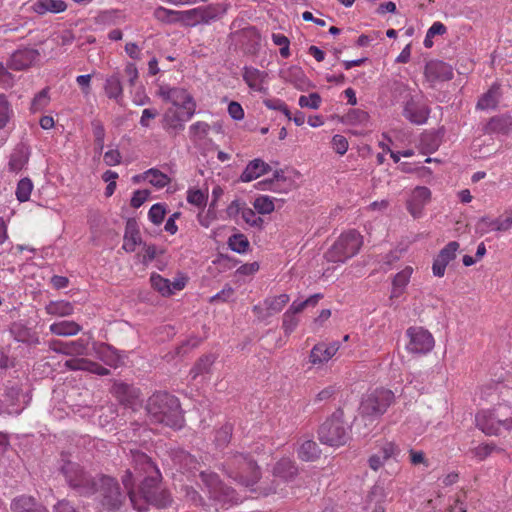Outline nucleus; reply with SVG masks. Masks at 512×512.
<instances>
[{
    "label": "nucleus",
    "instance_id": "nucleus-1",
    "mask_svg": "<svg viewBox=\"0 0 512 512\" xmlns=\"http://www.w3.org/2000/svg\"><path fill=\"white\" fill-rule=\"evenodd\" d=\"M132 457L133 471H126L122 483L133 507L138 511L146 510L147 504L166 507L170 496L159 488L161 473L157 466L142 452H134Z\"/></svg>",
    "mask_w": 512,
    "mask_h": 512
},
{
    "label": "nucleus",
    "instance_id": "nucleus-2",
    "mask_svg": "<svg viewBox=\"0 0 512 512\" xmlns=\"http://www.w3.org/2000/svg\"><path fill=\"white\" fill-rule=\"evenodd\" d=\"M146 411L151 423L179 429L183 424V415L177 397L167 392L154 393L147 402Z\"/></svg>",
    "mask_w": 512,
    "mask_h": 512
},
{
    "label": "nucleus",
    "instance_id": "nucleus-3",
    "mask_svg": "<svg viewBox=\"0 0 512 512\" xmlns=\"http://www.w3.org/2000/svg\"><path fill=\"white\" fill-rule=\"evenodd\" d=\"M223 469L228 477L246 487L256 484L261 476L257 462L249 455L238 452L227 457Z\"/></svg>",
    "mask_w": 512,
    "mask_h": 512
},
{
    "label": "nucleus",
    "instance_id": "nucleus-4",
    "mask_svg": "<svg viewBox=\"0 0 512 512\" xmlns=\"http://www.w3.org/2000/svg\"><path fill=\"white\" fill-rule=\"evenodd\" d=\"M363 245L362 235L354 230L343 232L325 253L328 262L344 263L358 254Z\"/></svg>",
    "mask_w": 512,
    "mask_h": 512
},
{
    "label": "nucleus",
    "instance_id": "nucleus-5",
    "mask_svg": "<svg viewBox=\"0 0 512 512\" xmlns=\"http://www.w3.org/2000/svg\"><path fill=\"white\" fill-rule=\"evenodd\" d=\"M318 438L321 443L331 447L345 445L350 436L344 423V411L337 409L319 428Z\"/></svg>",
    "mask_w": 512,
    "mask_h": 512
},
{
    "label": "nucleus",
    "instance_id": "nucleus-6",
    "mask_svg": "<svg viewBox=\"0 0 512 512\" xmlns=\"http://www.w3.org/2000/svg\"><path fill=\"white\" fill-rule=\"evenodd\" d=\"M200 477L216 510L219 507L227 508L236 500L234 490L224 486L216 473L202 471Z\"/></svg>",
    "mask_w": 512,
    "mask_h": 512
},
{
    "label": "nucleus",
    "instance_id": "nucleus-7",
    "mask_svg": "<svg viewBox=\"0 0 512 512\" xmlns=\"http://www.w3.org/2000/svg\"><path fill=\"white\" fill-rule=\"evenodd\" d=\"M158 95L166 102L172 104L171 107L186 112V118H192L196 112V102L193 96L184 88L161 86Z\"/></svg>",
    "mask_w": 512,
    "mask_h": 512
},
{
    "label": "nucleus",
    "instance_id": "nucleus-8",
    "mask_svg": "<svg viewBox=\"0 0 512 512\" xmlns=\"http://www.w3.org/2000/svg\"><path fill=\"white\" fill-rule=\"evenodd\" d=\"M408 339L405 349L413 355H427L435 346L433 335L421 326H411L406 330Z\"/></svg>",
    "mask_w": 512,
    "mask_h": 512
},
{
    "label": "nucleus",
    "instance_id": "nucleus-9",
    "mask_svg": "<svg viewBox=\"0 0 512 512\" xmlns=\"http://www.w3.org/2000/svg\"><path fill=\"white\" fill-rule=\"evenodd\" d=\"M62 472L69 485L74 489H77L79 493L89 495L96 491V482L94 478L84 472L77 463H65L62 467Z\"/></svg>",
    "mask_w": 512,
    "mask_h": 512
},
{
    "label": "nucleus",
    "instance_id": "nucleus-10",
    "mask_svg": "<svg viewBox=\"0 0 512 512\" xmlns=\"http://www.w3.org/2000/svg\"><path fill=\"white\" fill-rule=\"evenodd\" d=\"M393 399L392 391L376 389L363 399L360 406L361 412L366 416L378 417L386 412Z\"/></svg>",
    "mask_w": 512,
    "mask_h": 512
},
{
    "label": "nucleus",
    "instance_id": "nucleus-11",
    "mask_svg": "<svg viewBox=\"0 0 512 512\" xmlns=\"http://www.w3.org/2000/svg\"><path fill=\"white\" fill-rule=\"evenodd\" d=\"M100 485L103 507L108 510L119 509L125 499V495L120 491L117 481L112 477L102 476L100 478Z\"/></svg>",
    "mask_w": 512,
    "mask_h": 512
},
{
    "label": "nucleus",
    "instance_id": "nucleus-12",
    "mask_svg": "<svg viewBox=\"0 0 512 512\" xmlns=\"http://www.w3.org/2000/svg\"><path fill=\"white\" fill-rule=\"evenodd\" d=\"M503 416L500 409L481 410L475 416L476 425L486 435L498 436L502 433Z\"/></svg>",
    "mask_w": 512,
    "mask_h": 512
},
{
    "label": "nucleus",
    "instance_id": "nucleus-13",
    "mask_svg": "<svg viewBox=\"0 0 512 512\" xmlns=\"http://www.w3.org/2000/svg\"><path fill=\"white\" fill-rule=\"evenodd\" d=\"M179 23L183 26L194 27L200 23H209L217 17V9L212 6L196 7L180 11Z\"/></svg>",
    "mask_w": 512,
    "mask_h": 512
},
{
    "label": "nucleus",
    "instance_id": "nucleus-14",
    "mask_svg": "<svg viewBox=\"0 0 512 512\" xmlns=\"http://www.w3.org/2000/svg\"><path fill=\"white\" fill-rule=\"evenodd\" d=\"M400 453L399 446L392 441H382L378 444V449L368 459L369 467L377 472L390 460H396Z\"/></svg>",
    "mask_w": 512,
    "mask_h": 512
},
{
    "label": "nucleus",
    "instance_id": "nucleus-15",
    "mask_svg": "<svg viewBox=\"0 0 512 512\" xmlns=\"http://www.w3.org/2000/svg\"><path fill=\"white\" fill-rule=\"evenodd\" d=\"M191 118H186V112L180 111L175 107H169L163 113L161 125L163 130L170 136H176L184 130L185 122Z\"/></svg>",
    "mask_w": 512,
    "mask_h": 512
},
{
    "label": "nucleus",
    "instance_id": "nucleus-16",
    "mask_svg": "<svg viewBox=\"0 0 512 512\" xmlns=\"http://www.w3.org/2000/svg\"><path fill=\"white\" fill-rule=\"evenodd\" d=\"M116 398L126 407L137 411L142 406L141 391L139 388L126 383H116L113 386Z\"/></svg>",
    "mask_w": 512,
    "mask_h": 512
},
{
    "label": "nucleus",
    "instance_id": "nucleus-17",
    "mask_svg": "<svg viewBox=\"0 0 512 512\" xmlns=\"http://www.w3.org/2000/svg\"><path fill=\"white\" fill-rule=\"evenodd\" d=\"M187 279L185 277L176 278L174 281H170L164 278L158 273H152L150 276V283L152 288L161 294L163 297H169L175 293V291L183 290L186 286Z\"/></svg>",
    "mask_w": 512,
    "mask_h": 512
},
{
    "label": "nucleus",
    "instance_id": "nucleus-18",
    "mask_svg": "<svg viewBox=\"0 0 512 512\" xmlns=\"http://www.w3.org/2000/svg\"><path fill=\"white\" fill-rule=\"evenodd\" d=\"M460 245L457 241H451L444 246L435 257L432 265L434 276L443 277L447 265L456 258V253Z\"/></svg>",
    "mask_w": 512,
    "mask_h": 512
},
{
    "label": "nucleus",
    "instance_id": "nucleus-19",
    "mask_svg": "<svg viewBox=\"0 0 512 512\" xmlns=\"http://www.w3.org/2000/svg\"><path fill=\"white\" fill-rule=\"evenodd\" d=\"M227 213L230 217L241 216V219L252 227H261L263 219L257 216L255 209L248 207L244 202L234 200L227 208Z\"/></svg>",
    "mask_w": 512,
    "mask_h": 512
},
{
    "label": "nucleus",
    "instance_id": "nucleus-20",
    "mask_svg": "<svg viewBox=\"0 0 512 512\" xmlns=\"http://www.w3.org/2000/svg\"><path fill=\"white\" fill-rule=\"evenodd\" d=\"M39 55L38 50L33 48L19 49L11 55L7 66L15 71L27 69L38 60Z\"/></svg>",
    "mask_w": 512,
    "mask_h": 512
},
{
    "label": "nucleus",
    "instance_id": "nucleus-21",
    "mask_svg": "<svg viewBox=\"0 0 512 512\" xmlns=\"http://www.w3.org/2000/svg\"><path fill=\"white\" fill-rule=\"evenodd\" d=\"M339 348L340 344L336 341L317 343L310 351L309 362L314 366H321L327 363L337 353Z\"/></svg>",
    "mask_w": 512,
    "mask_h": 512
},
{
    "label": "nucleus",
    "instance_id": "nucleus-22",
    "mask_svg": "<svg viewBox=\"0 0 512 512\" xmlns=\"http://www.w3.org/2000/svg\"><path fill=\"white\" fill-rule=\"evenodd\" d=\"M431 200V191L425 186L416 187L407 201V210L414 218H419L422 215L423 209L426 204Z\"/></svg>",
    "mask_w": 512,
    "mask_h": 512
},
{
    "label": "nucleus",
    "instance_id": "nucleus-23",
    "mask_svg": "<svg viewBox=\"0 0 512 512\" xmlns=\"http://www.w3.org/2000/svg\"><path fill=\"white\" fill-rule=\"evenodd\" d=\"M49 348L57 353L70 356L85 355L88 350V341L83 338L67 342L52 340L49 342Z\"/></svg>",
    "mask_w": 512,
    "mask_h": 512
},
{
    "label": "nucleus",
    "instance_id": "nucleus-24",
    "mask_svg": "<svg viewBox=\"0 0 512 512\" xmlns=\"http://www.w3.org/2000/svg\"><path fill=\"white\" fill-rule=\"evenodd\" d=\"M243 80L248 87L259 93H266L268 90V73L254 67H244Z\"/></svg>",
    "mask_w": 512,
    "mask_h": 512
},
{
    "label": "nucleus",
    "instance_id": "nucleus-25",
    "mask_svg": "<svg viewBox=\"0 0 512 512\" xmlns=\"http://www.w3.org/2000/svg\"><path fill=\"white\" fill-rule=\"evenodd\" d=\"M279 76L282 80L292 84L298 90L306 91L311 87V82L299 66L294 65L281 69Z\"/></svg>",
    "mask_w": 512,
    "mask_h": 512
},
{
    "label": "nucleus",
    "instance_id": "nucleus-26",
    "mask_svg": "<svg viewBox=\"0 0 512 512\" xmlns=\"http://www.w3.org/2000/svg\"><path fill=\"white\" fill-rule=\"evenodd\" d=\"M292 187L293 181L286 177L282 171H276L273 178L257 183L258 189L270 190L276 193H287Z\"/></svg>",
    "mask_w": 512,
    "mask_h": 512
},
{
    "label": "nucleus",
    "instance_id": "nucleus-27",
    "mask_svg": "<svg viewBox=\"0 0 512 512\" xmlns=\"http://www.w3.org/2000/svg\"><path fill=\"white\" fill-rule=\"evenodd\" d=\"M403 115L410 122L420 125L424 124L429 116V109L419 102H416L413 98L408 100L404 106Z\"/></svg>",
    "mask_w": 512,
    "mask_h": 512
},
{
    "label": "nucleus",
    "instance_id": "nucleus-28",
    "mask_svg": "<svg viewBox=\"0 0 512 512\" xmlns=\"http://www.w3.org/2000/svg\"><path fill=\"white\" fill-rule=\"evenodd\" d=\"M65 366L70 370H83L100 376H105L110 373L107 368L86 358H74L67 360L65 362Z\"/></svg>",
    "mask_w": 512,
    "mask_h": 512
},
{
    "label": "nucleus",
    "instance_id": "nucleus-29",
    "mask_svg": "<svg viewBox=\"0 0 512 512\" xmlns=\"http://www.w3.org/2000/svg\"><path fill=\"white\" fill-rule=\"evenodd\" d=\"M271 170V167L268 163L263 161L262 159H254L250 161L242 174L240 175V180L242 182H251L260 176L268 173Z\"/></svg>",
    "mask_w": 512,
    "mask_h": 512
},
{
    "label": "nucleus",
    "instance_id": "nucleus-30",
    "mask_svg": "<svg viewBox=\"0 0 512 512\" xmlns=\"http://www.w3.org/2000/svg\"><path fill=\"white\" fill-rule=\"evenodd\" d=\"M12 512H49L38 504L32 496L21 495L13 499L10 505Z\"/></svg>",
    "mask_w": 512,
    "mask_h": 512
},
{
    "label": "nucleus",
    "instance_id": "nucleus-31",
    "mask_svg": "<svg viewBox=\"0 0 512 512\" xmlns=\"http://www.w3.org/2000/svg\"><path fill=\"white\" fill-rule=\"evenodd\" d=\"M104 92L105 95L112 100H115L118 104H120L123 100V86L120 80V75L118 72H115L109 75L105 79L104 83Z\"/></svg>",
    "mask_w": 512,
    "mask_h": 512
},
{
    "label": "nucleus",
    "instance_id": "nucleus-32",
    "mask_svg": "<svg viewBox=\"0 0 512 512\" xmlns=\"http://www.w3.org/2000/svg\"><path fill=\"white\" fill-rule=\"evenodd\" d=\"M413 271L411 266H406L393 277L390 298H398L405 292Z\"/></svg>",
    "mask_w": 512,
    "mask_h": 512
},
{
    "label": "nucleus",
    "instance_id": "nucleus-33",
    "mask_svg": "<svg viewBox=\"0 0 512 512\" xmlns=\"http://www.w3.org/2000/svg\"><path fill=\"white\" fill-rule=\"evenodd\" d=\"M141 244V235L135 222L128 221L125 227L124 242L122 248L127 252H134Z\"/></svg>",
    "mask_w": 512,
    "mask_h": 512
},
{
    "label": "nucleus",
    "instance_id": "nucleus-34",
    "mask_svg": "<svg viewBox=\"0 0 512 512\" xmlns=\"http://www.w3.org/2000/svg\"><path fill=\"white\" fill-rule=\"evenodd\" d=\"M49 330L57 336H74L77 335L82 327L75 321L63 320L50 325Z\"/></svg>",
    "mask_w": 512,
    "mask_h": 512
},
{
    "label": "nucleus",
    "instance_id": "nucleus-35",
    "mask_svg": "<svg viewBox=\"0 0 512 512\" xmlns=\"http://www.w3.org/2000/svg\"><path fill=\"white\" fill-rule=\"evenodd\" d=\"M500 99V86L493 84L490 89L481 96L477 102V109L487 110L495 109Z\"/></svg>",
    "mask_w": 512,
    "mask_h": 512
},
{
    "label": "nucleus",
    "instance_id": "nucleus-36",
    "mask_svg": "<svg viewBox=\"0 0 512 512\" xmlns=\"http://www.w3.org/2000/svg\"><path fill=\"white\" fill-rule=\"evenodd\" d=\"M512 129L511 116H498L493 117L486 125L487 133H503L507 134Z\"/></svg>",
    "mask_w": 512,
    "mask_h": 512
},
{
    "label": "nucleus",
    "instance_id": "nucleus-37",
    "mask_svg": "<svg viewBox=\"0 0 512 512\" xmlns=\"http://www.w3.org/2000/svg\"><path fill=\"white\" fill-rule=\"evenodd\" d=\"M298 457L302 461H314L320 456L318 444L313 440H304L297 450Z\"/></svg>",
    "mask_w": 512,
    "mask_h": 512
},
{
    "label": "nucleus",
    "instance_id": "nucleus-38",
    "mask_svg": "<svg viewBox=\"0 0 512 512\" xmlns=\"http://www.w3.org/2000/svg\"><path fill=\"white\" fill-rule=\"evenodd\" d=\"M289 301L290 296L286 293L267 297L264 300L265 310H267L268 315L273 316L277 313H280Z\"/></svg>",
    "mask_w": 512,
    "mask_h": 512
},
{
    "label": "nucleus",
    "instance_id": "nucleus-39",
    "mask_svg": "<svg viewBox=\"0 0 512 512\" xmlns=\"http://www.w3.org/2000/svg\"><path fill=\"white\" fill-rule=\"evenodd\" d=\"M45 311L52 316L65 317L73 314L74 307L68 301H51L46 305Z\"/></svg>",
    "mask_w": 512,
    "mask_h": 512
},
{
    "label": "nucleus",
    "instance_id": "nucleus-40",
    "mask_svg": "<svg viewBox=\"0 0 512 512\" xmlns=\"http://www.w3.org/2000/svg\"><path fill=\"white\" fill-rule=\"evenodd\" d=\"M215 360L216 356L214 354H206L201 356L190 370V375L192 378L195 379L200 375L210 373L211 367Z\"/></svg>",
    "mask_w": 512,
    "mask_h": 512
},
{
    "label": "nucleus",
    "instance_id": "nucleus-41",
    "mask_svg": "<svg viewBox=\"0 0 512 512\" xmlns=\"http://www.w3.org/2000/svg\"><path fill=\"white\" fill-rule=\"evenodd\" d=\"M67 9L63 0H41L35 3L34 10L39 14L46 12L61 13Z\"/></svg>",
    "mask_w": 512,
    "mask_h": 512
},
{
    "label": "nucleus",
    "instance_id": "nucleus-42",
    "mask_svg": "<svg viewBox=\"0 0 512 512\" xmlns=\"http://www.w3.org/2000/svg\"><path fill=\"white\" fill-rule=\"evenodd\" d=\"M274 474L286 480L292 479L297 474V467L292 460L283 458L275 465Z\"/></svg>",
    "mask_w": 512,
    "mask_h": 512
},
{
    "label": "nucleus",
    "instance_id": "nucleus-43",
    "mask_svg": "<svg viewBox=\"0 0 512 512\" xmlns=\"http://www.w3.org/2000/svg\"><path fill=\"white\" fill-rule=\"evenodd\" d=\"M502 217L492 219L488 216L482 217L476 224V230L480 234H487L493 231H504L502 229Z\"/></svg>",
    "mask_w": 512,
    "mask_h": 512
},
{
    "label": "nucleus",
    "instance_id": "nucleus-44",
    "mask_svg": "<svg viewBox=\"0 0 512 512\" xmlns=\"http://www.w3.org/2000/svg\"><path fill=\"white\" fill-rule=\"evenodd\" d=\"M210 129L207 122L197 121L189 126V137L193 143H199L209 135Z\"/></svg>",
    "mask_w": 512,
    "mask_h": 512
},
{
    "label": "nucleus",
    "instance_id": "nucleus-45",
    "mask_svg": "<svg viewBox=\"0 0 512 512\" xmlns=\"http://www.w3.org/2000/svg\"><path fill=\"white\" fill-rule=\"evenodd\" d=\"M179 14L180 11L168 9L163 6L157 7L153 12L154 18L165 24L179 23Z\"/></svg>",
    "mask_w": 512,
    "mask_h": 512
},
{
    "label": "nucleus",
    "instance_id": "nucleus-46",
    "mask_svg": "<svg viewBox=\"0 0 512 512\" xmlns=\"http://www.w3.org/2000/svg\"><path fill=\"white\" fill-rule=\"evenodd\" d=\"M49 87H45L38 92L31 101L30 111L37 113L43 111L50 103Z\"/></svg>",
    "mask_w": 512,
    "mask_h": 512
},
{
    "label": "nucleus",
    "instance_id": "nucleus-47",
    "mask_svg": "<svg viewBox=\"0 0 512 512\" xmlns=\"http://www.w3.org/2000/svg\"><path fill=\"white\" fill-rule=\"evenodd\" d=\"M369 115L361 109H350L342 118L343 123L348 125H361L367 123Z\"/></svg>",
    "mask_w": 512,
    "mask_h": 512
},
{
    "label": "nucleus",
    "instance_id": "nucleus-48",
    "mask_svg": "<svg viewBox=\"0 0 512 512\" xmlns=\"http://www.w3.org/2000/svg\"><path fill=\"white\" fill-rule=\"evenodd\" d=\"M501 449L494 443H483L470 450L473 458L478 461L485 460L493 452H500Z\"/></svg>",
    "mask_w": 512,
    "mask_h": 512
},
{
    "label": "nucleus",
    "instance_id": "nucleus-49",
    "mask_svg": "<svg viewBox=\"0 0 512 512\" xmlns=\"http://www.w3.org/2000/svg\"><path fill=\"white\" fill-rule=\"evenodd\" d=\"M253 208L259 214H270L275 209L274 199L267 195H260L255 198Z\"/></svg>",
    "mask_w": 512,
    "mask_h": 512
},
{
    "label": "nucleus",
    "instance_id": "nucleus-50",
    "mask_svg": "<svg viewBox=\"0 0 512 512\" xmlns=\"http://www.w3.org/2000/svg\"><path fill=\"white\" fill-rule=\"evenodd\" d=\"M144 179L156 188H164L169 183V178L166 174L157 169H149L144 173Z\"/></svg>",
    "mask_w": 512,
    "mask_h": 512
},
{
    "label": "nucleus",
    "instance_id": "nucleus-51",
    "mask_svg": "<svg viewBox=\"0 0 512 512\" xmlns=\"http://www.w3.org/2000/svg\"><path fill=\"white\" fill-rule=\"evenodd\" d=\"M228 245L231 250L237 253H245L250 247L248 238L241 233L233 234L228 239Z\"/></svg>",
    "mask_w": 512,
    "mask_h": 512
},
{
    "label": "nucleus",
    "instance_id": "nucleus-52",
    "mask_svg": "<svg viewBox=\"0 0 512 512\" xmlns=\"http://www.w3.org/2000/svg\"><path fill=\"white\" fill-rule=\"evenodd\" d=\"M429 74L438 73L436 76L442 80H450L453 77V72L450 66L444 62H436L427 66Z\"/></svg>",
    "mask_w": 512,
    "mask_h": 512
},
{
    "label": "nucleus",
    "instance_id": "nucleus-53",
    "mask_svg": "<svg viewBox=\"0 0 512 512\" xmlns=\"http://www.w3.org/2000/svg\"><path fill=\"white\" fill-rule=\"evenodd\" d=\"M27 162L28 156L26 155V153L22 149L17 150L10 157L9 169L12 172H19L24 168Z\"/></svg>",
    "mask_w": 512,
    "mask_h": 512
},
{
    "label": "nucleus",
    "instance_id": "nucleus-54",
    "mask_svg": "<svg viewBox=\"0 0 512 512\" xmlns=\"http://www.w3.org/2000/svg\"><path fill=\"white\" fill-rule=\"evenodd\" d=\"M33 189V183L29 178L21 179L16 188V197L20 202L28 201Z\"/></svg>",
    "mask_w": 512,
    "mask_h": 512
},
{
    "label": "nucleus",
    "instance_id": "nucleus-55",
    "mask_svg": "<svg viewBox=\"0 0 512 512\" xmlns=\"http://www.w3.org/2000/svg\"><path fill=\"white\" fill-rule=\"evenodd\" d=\"M12 114L13 111L7 97L4 94H0V129L7 125Z\"/></svg>",
    "mask_w": 512,
    "mask_h": 512
},
{
    "label": "nucleus",
    "instance_id": "nucleus-56",
    "mask_svg": "<svg viewBox=\"0 0 512 512\" xmlns=\"http://www.w3.org/2000/svg\"><path fill=\"white\" fill-rule=\"evenodd\" d=\"M322 103L321 96L314 92L309 95H301L298 104L301 108L318 109Z\"/></svg>",
    "mask_w": 512,
    "mask_h": 512
},
{
    "label": "nucleus",
    "instance_id": "nucleus-57",
    "mask_svg": "<svg viewBox=\"0 0 512 512\" xmlns=\"http://www.w3.org/2000/svg\"><path fill=\"white\" fill-rule=\"evenodd\" d=\"M233 427L231 424H225L215 433V443L218 447L226 446L232 436Z\"/></svg>",
    "mask_w": 512,
    "mask_h": 512
},
{
    "label": "nucleus",
    "instance_id": "nucleus-58",
    "mask_svg": "<svg viewBox=\"0 0 512 512\" xmlns=\"http://www.w3.org/2000/svg\"><path fill=\"white\" fill-rule=\"evenodd\" d=\"M176 459L179 461L180 467L186 471H192L194 469H197V466L199 465L198 461L194 456L184 451H181L176 456Z\"/></svg>",
    "mask_w": 512,
    "mask_h": 512
},
{
    "label": "nucleus",
    "instance_id": "nucleus-59",
    "mask_svg": "<svg viewBox=\"0 0 512 512\" xmlns=\"http://www.w3.org/2000/svg\"><path fill=\"white\" fill-rule=\"evenodd\" d=\"M165 215L166 209L164 205L160 203L152 205L148 212L149 220L155 225L161 224L164 220Z\"/></svg>",
    "mask_w": 512,
    "mask_h": 512
},
{
    "label": "nucleus",
    "instance_id": "nucleus-60",
    "mask_svg": "<svg viewBox=\"0 0 512 512\" xmlns=\"http://www.w3.org/2000/svg\"><path fill=\"white\" fill-rule=\"evenodd\" d=\"M207 200V195L200 189H190L187 192V201L190 204L201 207L204 206Z\"/></svg>",
    "mask_w": 512,
    "mask_h": 512
},
{
    "label": "nucleus",
    "instance_id": "nucleus-61",
    "mask_svg": "<svg viewBox=\"0 0 512 512\" xmlns=\"http://www.w3.org/2000/svg\"><path fill=\"white\" fill-rule=\"evenodd\" d=\"M298 319L291 312L286 311L283 315L282 329L286 335H290L298 326Z\"/></svg>",
    "mask_w": 512,
    "mask_h": 512
},
{
    "label": "nucleus",
    "instance_id": "nucleus-62",
    "mask_svg": "<svg viewBox=\"0 0 512 512\" xmlns=\"http://www.w3.org/2000/svg\"><path fill=\"white\" fill-rule=\"evenodd\" d=\"M331 144L333 150L339 155H344L349 147V143L346 137L340 134H336L332 137Z\"/></svg>",
    "mask_w": 512,
    "mask_h": 512
},
{
    "label": "nucleus",
    "instance_id": "nucleus-63",
    "mask_svg": "<svg viewBox=\"0 0 512 512\" xmlns=\"http://www.w3.org/2000/svg\"><path fill=\"white\" fill-rule=\"evenodd\" d=\"M409 459L412 465H423L425 467L429 466L428 459L426 458V455L423 451L410 449Z\"/></svg>",
    "mask_w": 512,
    "mask_h": 512
},
{
    "label": "nucleus",
    "instance_id": "nucleus-64",
    "mask_svg": "<svg viewBox=\"0 0 512 512\" xmlns=\"http://www.w3.org/2000/svg\"><path fill=\"white\" fill-rule=\"evenodd\" d=\"M158 116V111L155 108H146L142 111L140 118V125L144 128H149L151 121Z\"/></svg>",
    "mask_w": 512,
    "mask_h": 512
}]
</instances>
